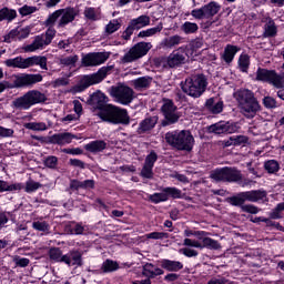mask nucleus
I'll list each match as a JSON object with an SVG mask.
<instances>
[{
	"label": "nucleus",
	"instance_id": "obj_1",
	"mask_svg": "<svg viewBox=\"0 0 284 284\" xmlns=\"http://www.w3.org/2000/svg\"><path fill=\"white\" fill-rule=\"evenodd\" d=\"M88 104L98 110L97 115L105 123L113 125H130L128 110L110 104V98L101 91H97L88 99Z\"/></svg>",
	"mask_w": 284,
	"mask_h": 284
},
{
	"label": "nucleus",
	"instance_id": "obj_2",
	"mask_svg": "<svg viewBox=\"0 0 284 284\" xmlns=\"http://www.w3.org/2000/svg\"><path fill=\"white\" fill-rule=\"evenodd\" d=\"M237 101V108L245 119H254L256 113L261 112V104L250 89H240L234 93Z\"/></svg>",
	"mask_w": 284,
	"mask_h": 284
},
{
	"label": "nucleus",
	"instance_id": "obj_3",
	"mask_svg": "<svg viewBox=\"0 0 284 284\" xmlns=\"http://www.w3.org/2000/svg\"><path fill=\"white\" fill-rule=\"evenodd\" d=\"M207 75L203 73H195L181 82L182 92L192 99H201L207 90Z\"/></svg>",
	"mask_w": 284,
	"mask_h": 284
},
{
	"label": "nucleus",
	"instance_id": "obj_4",
	"mask_svg": "<svg viewBox=\"0 0 284 284\" xmlns=\"http://www.w3.org/2000/svg\"><path fill=\"white\" fill-rule=\"evenodd\" d=\"M165 141L171 148L180 152H192L194 148V135L189 130L168 132Z\"/></svg>",
	"mask_w": 284,
	"mask_h": 284
},
{
	"label": "nucleus",
	"instance_id": "obj_5",
	"mask_svg": "<svg viewBox=\"0 0 284 284\" xmlns=\"http://www.w3.org/2000/svg\"><path fill=\"white\" fill-rule=\"evenodd\" d=\"M4 65H7V68H18L20 70L32 68V65H39L41 70H48V58L41 55L29 58L17 57L13 59H7L4 61Z\"/></svg>",
	"mask_w": 284,
	"mask_h": 284
},
{
	"label": "nucleus",
	"instance_id": "obj_6",
	"mask_svg": "<svg viewBox=\"0 0 284 284\" xmlns=\"http://www.w3.org/2000/svg\"><path fill=\"white\" fill-rule=\"evenodd\" d=\"M113 65L102 67L98 72L82 75L78 84L73 87V92H84L88 88L101 83L108 77V72H112Z\"/></svg>",
	"mask_w": 284,
	"mask_h": 284
},
{
	"label": "nucleus",
	"instance_id": "obj_7",
	"mask_svg": "<svg viewBox=\"0 0 284 284\" xmlns=\"http://www.w3.org/2000/svg\"><path fill=\"white\" fill-rule=\"evenodd\" d=\"M267 196V192L261 190L240 192L236 195L226 199V202L233 207H240L243 210L245 206V201L250 203H257V201H263Z\"/></svg>",
	"mask_w": 284,
	"mask_h": 284
},
{
	"label": "nucleus",
	"instance_id": "obj_8",
	"mask_svg": "<svg viewBox=\"0 0 284 284\" xmlns=\"http://www.w3.org/2000/svg\"><path fill=\"white\" fill-rule=\"evenodd\" d=\"M45 101H48L45 93H41L39 90H31L13 100L12 105L16 110H30L31 105L45 103Z\"/></svg>",
	"mask_w": 284,
	"mask_h": 284
},
{
	"label": "nucleus",
	"instance_id": "obj_9",
	"mask_svg": "<svg viewBox=\"0 0 284 284\" xmlns=\"http://www.w3.org/2000/svg\"><path fill=\"white\" fill-rule=\"evenodd\" d=\"M211 179H213V181H216V183L221 181L224 183H236L243 179V175L241 174V171L234 168L225 166L212 171Z\"/></svg>",
	"mask_w": 284,
	"mask_h": 284
},
{
	"label": "nucleus",
	"instance_id": "obj_10",
	"mask_svg": "<svg viewBox=\"0 0 284 284\" xmlns=\"http://www.w3.org/2000/svg\"><path fill=\"white\" fill-rule=\"evenodd\" d=\"M179 108L174 105V101L170 99L163 100V105L161 108V112L164 116L162 121L163 128H168V125H174V123H179V119H181V113H179Z\"/></svg>",
	"mask_w": 284,
	"mask_h": 284
},
{
	"label": "nucleus",
	"instance_id": "obj_11",
	"mask_svg": "<svg viewBox=\"0 0 284 284\" xmlns=\"http://www.w3.org/2000/svg\"><path fill=\"white\" fill-rule=\"evenodd\" d=\"M152 50V43L150 42H138L133 45L129 52L122 57V63H134V61H139V59H143L148 52Z\"/></svg>",
	"mask_w": 284,
	"mask_h": 284
},
{
	"label": "nucleus",
	"instance_id": "obj_12",
	"mask_svg": "<svg viewBox=\"0 0 284 284\" xmlns=\"http://www.w3.org/2000/svg\"><path fill=\"white\" fill-rule=\"evenodd\" d=\"M110 94L121 105H130L134 101V90L125 84L111 87Z\"/></svg>",
	"mask_w": 284,
	"mask_h": 284
},
{
	"label": "nucleus",
	"instance_id": "obj_13",
	"mask_svg": "<svg viewBox=\"0 0 284 284\" xmlns=\"http://www.w3.org/2000/svg\"><path fill=\"white\" fill-rule=\"evenodd\" d=\"M256 81H263V83H270L273 88H283V82L281 81V74L275 70H267L258 68L256 71Z\"/></svg>",
	"mask_w": 284,
	"mask_h": 284
},
{
	"label": "nucleus",
	"instance_id": "obj_14",
	"mask_svg": "<svg viewBox=\"0 0 284 284\" xmlns=\"http://www.w3.org/2000/svg\"><path fill=\"white\" fill-rule=\"evenodd\" d=\"M54 37H57V30H54V28H49L44 34L37 36L34 41L26 47V51L34 52V50H40L43 45H50Z\"/></svg>",
	"mask_w": 284,
	"mask_h": 284
},
{
	"label": "nucleus",
	"instance_id": "obj_15",
	"mask_svg": "<svg viewBox=\"0 0 284 284\" xmlns=\"http://www.w3.org/2000/svg\"><path fill=\"white\" fill-rule=\"evenodd\" d=\"M221 10V6L216 2H210L206 6H203L200 9H193L191 11V16L193 19H197L201 21L202 19H210L214 17L215 14H219V11Z\"/></svg>",
	"mask_w": 284,
	"mask_h": 284
},
{
	"label": "nucleus",
	"instance_id": "obj_16",
	"mask_svg": "<svg viewBox=\"0 0 284 284\" xmlns=\"http://www.w3.org/2000/svg\"><path fill=\"white\" fill-rule=\"evenodd\" d=\"M108 59H110V53L106 52L88 53L83 57L82 63L85 68H92L105 63Z\"/></svg>",
	"mask_w": 284,
	"mask_h": 284
},
{
	"label": "nucleus",
	"instance_id": "obj_17",
	"mask_svg": "<svg viewBox=\"0 0 284 284\" xmlns=\"http://www.w3.org/2000/svg\"><path fill=\"white\" fill-rule=\"evenodd\" d=\"M239 126L230 122H219L209 126V132L212 134H234Z\"/></svg>",
	"mask_w": 284,
	"mask_h": 284
},
{
	"label": "nucleus",
	"instance_id": "obj_18",
	"mask_svg": "<svg viewBox=\"0 0 284 284\" xmlns=\"http://www.w3.org/2000/svg\"><path fill=\"white\" fill-rule=\"evenodd\" d=\"M187 53L183 48L174 50L166 59L169 68H181L185 63Z\"/></svg>",
	"mask_w": 284,
	"mask_h": 284
},
{
	"label": "nucleus",
	"instance_id": "obj_19",
	"mask_svg": "<svg viewBox=\"0 0 284 284\" xmlns=\"http://www.w3.org/2000/svg\"><path fill=\"white\" fill-rule=\"evenodd\" d=\"M64 265L68 267H83V253L79 250H71L64 254Z\"/></svg>",
	"mask_w": 284,
	"mask_h": 284
},
{
	"label": "nucleus",
	"instance_id": "obj_20",
	"mask_svg": "<svg viewBox=\"0 0 284 284\" xmlns=\"http://www.w3.org/2000/svg\"><path fill=\"white\" fill-rule=\"evenodd\" d=\"M61 13V18L58 22V28H65V26H68V23H72V21H74V19H77V17L79 16V10L69 7L65 9H60Z\"/></svg>",
	"mask_w": 284,
	"mask_h": 284
},
{
	"label": "nucleus",
	"instance_id": "obj_21",
	"mask_svg": "<svg viewBox=\"0 0 284 284\" xmlns=\"http://www.w3.org/2000/svg\"><path fill=\"white\" fill-rule=\"evenodd\" d=\"M43 75L41 74H24L20 75L16 80L17 88H24V85H34V83H41Z\"/></svg>",
	"mask_w": 284,
	"mask_h": 284
},
{
	"label": "nucleus",
	"instance_id": "obj_22",
	"mask_svg": "<svg viewBox=\"0 0 284 284\" xmlns=\"http://www.w3.org/2000/svg\"><path fill=\"white\" fill-rule=\"evenodd\" d=\"M156 123H159V116H148L142 120L138 128V134H148V132H152L154 128H156Z\"/></svg>",
	"mask_w": 284,
	"mask_h": 284
},
{
	"label": "nucleus",
	"instance_id": "obj_23",
	"mask_svg": "<svg viewBox=\"0 0 284 284\" xmlns=\"http://www.w3.org/2000/svg\"><path fill=\"white\" fill-rule=\"evenodd\" d=\"M72 139H77L72 133H55L50 138V143H53L54 145H68L72 143Z\"/></svg>",
	"mask_w": 284,
	"mask_h": 284
},
{
	"label": "nucleus",
	"instance_id": "obj_24",
	"mask_svg": "<svg viewBox=\"0 0 284 284\" xmlns=\"http://www.w3.org/2000/svg\"><path fill=\"white\" fill-rule=\"evenodd\" d=\"M204 108L211 114H221L223 112V101L219 98H210L205 101Z\"/></svg>",
	"mask_w": 284,
	"mask_h": 284
},
{
	"label": "nucleus",
	"instance_id": "obj_25",
	"mask_svg": "<svg viewBox=\"0 0 284 284\" xmlns=\"http://www.w3.org/2000/svg\"><path fill=\"white\" fill-rule=\"evenodd\" d=\"M28 37H30V27L17 28L9 32V34L4 38V41H7V43H10V40L8 39H18L19 41H21L23 39H28Z\"/></svg>",
	"mask_w": 284,
	"mask_h": 284
},
{
	"label": "nucleus",
	"instance_id": "obj_26",
	"mask_svg": "<svg viewBox=\"0 0 284 284\" xmlns=\"http://www.w3.org/2000/svg\"><path fill=\"white\" fill-rule=\"evenodd\" d=\"M106 148L108 143L103 140H94L84 145V150L91 152V154H99V152H103Z\"/></svg>",
	"mask_w": 284,
	"mask_h": 284
},
{
	"label": "nucleus",
	"instance_id": "obj_27",
	"mask_svg": "<svg viewBox=\"0 0 284 284\" xmlns=\"http://www.w3.org/2000/svg\"><path fill=\"white\" fill-rule=\"evenodd\" d=\"M160 265L162 270H165L166 272H181L183 270V264L179 261H172V260H161Z\"/></svg>",
	"mask_w": 284,
	"mask_h": 284
},
{
	"label": "nucleus",
	"instance_id": "obj_28",
	"mask_svg": "<svg viewBox=\"0 0 284 284\" xmlns=\"http://www.w3.org/2000/svg\"><path fill=\"white\" fill-rule=\"evenodd\" d=\"M278 34V28L276 27V22H274V19L267 18L266 23L264 26V33L263 37L266 39H272Z\"/></svg>",
	"mask_w": 284,
	"mask_h": 284
},
{
	"label": "nucleus",
	"instance_id": "obj_29",
	"mask_svg": "<svg viewBox=\"0 0 284 284\" xmlns=\"http://www.w3.org/2000/svg\"><path fill=\"white\" fill-rule=\"evenodd\" d=\"M23 190L22 183L10 184L7 181L0 180V194L3 192H19Z\"/></svg>",
	"mask_w": 284,
	"mask_h": 284
},
{
	"label": "nucleus",
	"instance_id": "obj_30",
	"mask_svg": "<svg viewBox=\"0 0 284 284\" xmlns=\"http://www.w3.org/2000/svg\"><path fill=\"white\" fill-rule=\"evenodd\" d=\"M239 50H241L239 47L227 44L224 49V54H223V59H224L225 63H232V61H234V57H236V52H239Z\"/></svg>",
	"mask_w": 284,
	"mask_h": 284
},
{
	"label": "nucleus",
	"instance_id": "obj_31",
	"mask_svg": "<svg viewBox=\"0 0 284 284\" xmlns=\"http://www.w3.org/2000/svg\"><path fill=\"white\" fill-rule=\"evenodd\" d=\"M131 27L135 30H141V28H145L150 26V17L149 16H140L129 22Z\"/></svg>",
	"mask_w": 284,
	"mask_h": 284
},
{
	"label": "nucleus",
	"instance_id": "obj_32",
	"mask_svg": "<svg viewBox=\"0 0 284 284\" xmlns=\"http://www.w3.org/2000/svg\"><path fill=\"white\" fill-rule=\"evenodd\" d=\"M135 90H145L152 84V78L141 77L132 81Z\"/></svg>",
	"mask_w": 284,
	"mask_h": 284
},
{
	"label": "nucleus",
	"instance_id": "obj_33",
	"mask_svg": "<svg viewBox=\"0 0 284 284\" xmlns=\"http://www.w3.org/2000/svg\"><path fill=\"white\" fill-rule=\"evenodd\" d=\"M49 258L54 263H64L65 255H63V251L59 247H51L49 250Z\"/></svg>",
	"mask_w": 284,
	"mask_h": 284
},
{
	"label": "nucleus",
	"instance_id": "obj_34",
	"mask_svg": "<svg viewBox=\"0 0 284 284\" xmlns=\"http://www.w3.org/2000/svg\"><path fill=\"white\" fill-rule=\"evenodd\" d=\"M162 192H164L166 196V201H170V199H183V192L176 187H172V186L163 187Z\"/></svg>",
	"mask_w": 284,
	"mask_h": 284
},
{
	"label": "nucleus",
	"instance_id": "obj_35",
	"mask_svg": "<svg viewBox=\"0 0 284 284\" xmlns=\"http://www.w3.org/2000/svg\"><path fill=\"white\" fill-rule=\"evenodd\" d=\"M17 19V10L4 7L0 10V21H14Z\"/></svg>",
	"mask_w": 284,
	"mask_h": 284
},
{
	"label": "nucleus",
	"instance_id": "obj_36",
	"mask_svg": "<svg viewBox=\"0 0 284 284\" xmlns=\"http://www.w3.org/2000/svg\"><path fill=\"white\" fill-rule=\"evenodd\" d=\"M201 240L202 250H204V247L206 250H221V244L219 243V241L213 240L212 237H202Z\"/></svg>",
	"mask_w": 284,
	"mask_h": 284
},
{
	"label": "nucleus",
	"instance_id": "obj_37",
	"mask_svg": "<svg viewBox=\"0 0 284 284\" xmlns=\"http://www.w3.org/2000/svg\"><path fill=\"white\" fill-rule=\"evenodd\" d=\"M181 30L184 34H196L199 32V24L186 21L181 26Z\"/></svg>",
	"mask_w": 284,
	"mask_h": 284
},
{
	"label": "nucleus",
	"instance_id": "obj_38",
	"mask_svg": "<svg viewBox=\"0 0 284 284\" xmlns=\"http://www.w3.org/2000/svg\"><path fill=\"white\" fill-rule=\"evenodd\" d=\"M84 17L89 21H99V19H101V14L99 13V11L92 7H87L84 9Z\"/></svg>",
	"mask_w": 284,
	"mask_h": 284
},
{
	"label": "nucleus",
	"instance_id": "obj_39",
	"mask_svg": "<svg viewBox=\"0 0 284 284\" xmlns=\"http://www.w3.org/2000/svg\"><path fill=\"white\" fill-rule=\"evenodd\" d=\"M101 270L104 274L116 272V270H119V264L112 260H106L103 262Z\"/></svg>",
	"mask_w": 284,
	"mask_h": 284
},
{
	"label": "nucleus",
	"instance_id": "obj_40",
	"mask_svg": "<svg viewBox=\"0 0 284 284\" xmlns=\"http://www.w3.org/2000/svg\"><path fill=\"white\" fill-rule=\"evenodd\" d=\"M237 63L241 72H247L250 70V57L247 53H242Z\"/></svg>",
	"mask_w": 284,
	"mask_h": 284
},
{
	"label": "nucleus",
	"instance_id": "obj_41",
	"mask_svg": "<svg viewBox=\"0 0 284 284\" xmlns=\"http://www.w3.org/2000/svg\"><path fill=\"white\" fill-rule=\"evenodd\" d=\"M62 11L55 10L53 13L49 14L48 19L44 21V26L47 28H54V23H57V21H59L60 17H61Z\"/></svg>",
	"mask_w": 284,
	"mask_h": 284
},
{
	"label": "nucleus",
	"instance_id": "obj_42",
	"mask_svg": "<svg viewBox=\"0 0 284 284\" xmlns=\"http://www.w3.org/2000/svg\"><path fill=\"white\" fill-rule=\"evenodd\" d=\"M161 30H163V23L160 22L155 28L140 31L138 37H140V38L154 37V34L161 32Z\"/></svg>",
	"mask_w": 284,
	"mask_h": 284
},
{
	"label": "nucleus",
	"instance_id": "obj_43",
	"mask_svg": "<svg viewBox=\"0 0 284 284\" xmlns=\"http://www.w3.org/2000/svg\"><path fill=\"white\" fill-rule=\"evenodd\" d=\"M24 128H27V130H33L36 132H43L48 130V125L45 124V122H29L24 125Z\"/></svg>",
	"mask_w": 284,
	"mask_h": 284
},
{
	"label": "nucleus",
	"instance_id": "obj_44",
	"mask_svg": "<svg viewBox=\"0 0 284 284\" xmlns=\"http://www.w3.org/2000/svg\"><path fill=\"white\" fill-rule=\"evenodd\" d=\"M264 169L266 170V172H268V174H276V172L281 170V166L278 165L277 161L268 160L265 162Z\"/></svg>",
	"mask_w": 284,
	"mask_h": 284
},
{
	"label": "nucleus",
	"instance_id": "obj_45",
	"mask_svg": "<svg viewBox=\"0 0 284 284\" xmlns=\"http://www.w3.org/2000/svg\"><path fill=\"white\" fill-rule=\"evenodd\" d=\"M33 230H37L38 232H44V234H50V224L45 221H37L32 223Z\"/></svg>",
	"mask_w": 284,
	"mask_h": 284
},
{
	"label": "nucleus",
	"instance_id": "obj_46",
	"mask_svg": "<svg viewBox=\"0 0 284 284\" xmlns=\"http://www.w3.org/2000/svg\"><path fill=\"white\" fill-rule=\"evenodd\" d=\"M183 41V38L181 36H172L164 40L165 48H174L175 45H179Z\"/></svg>",
	"mask_w": 284,
	"mask_h": 284
},
{
	"label": "nucleus",
	"instance_id": "obj_47",
	"mask_svg": "<svg viewBox=\"0 0 284 284\" xmlns=\"http://www.w3.org/2000/svg\"><path fill=\"white\" fill-rule=\"evenodd\" d=\"M149 200L151 201V203H165V201H168V196L165 195V192H161V193H154L152 195L149 196Z\"/></svg>",
	"mask_w": 284,
	"mask_h": 284
},
{
	"label": "nucleus",
	"instance_id": "obj_48",
	"mask_svg": "<svg viewBox=\"0 0 284 284\" xmlns=\"http://www.w3.org/2000/svg\"><path fill=\"white\" fill-rule=\"evenodd\" d=\"M39 187H42V184L39 182H34V180H29L26 183L24 192L31 194V192H37Z\"/></svg>",
	"mask_w": 284,
	"mask_h": 284
},
{
	"label": "nucleus",
	"instance_id": "obj_49",
	"mask_svg": "<svg viewBox=\"0 0 284 284\" xmlns=\"http://www.w3.org/2000/svg\"><path fill=\"white\" fill-rule=\"evenodd\" d=\"M120 28H121V23L119 22V20H113L106 24L105 32L108 34H114V32H116V30H119Z\"/></svg>",
	"mask_w": 284,
	"mask_h": 284
},
{
	"label": "nucleus",
	"instance_id": "obj_50",
	"mask_svg": "<svg viewBox=\"0 0 284 284\" xmlns=\"http://www.w3.org/2000/svg\"><path fill=\"white\" fill-rule=\"evenodd\" d=\"M44 165H45V168H49L50 170H54V168H57V165H59V158L54 156V155H49L44 160Z\"/></svg>",
	"mask_w": 284,
	"mask_h": 284
},
{
	"label": "nucleus",
	"instance_id": "obj_51",
	"mask_svg": "<svg viewBox=\"0 0 284 284\" xmlns=\"http://www.w3.org/2000/svg\"><path fill=\"white\" fill-rule=\"evenodd\" d=\"M39 10L37 7H30L28 4H24L22 8L19 9V14L21 17H28L29 14H34Z\"/></svg>",
	"mask_w": 284,
	"mask_h": 284
},
{
	"label": "nucleus",
	"instance_id": "obj_52",
	"mask_svg": "<svg viewBox=\"0 0 284 284\" xmlns=\"http://www.w3.org/2000/svg\"><path fill=\"white\" fill-rule=\"evenodd\" d=\"M154 264L152 263H146L143 265V271L142 274L143 276H145L146 278L151 280L152 275H154Z\"/></svg>",
	"mask_w": 284,
	"mask_h": 284
},
{
	"label": "nucleus",
	"instance_id": "obj_53",
	"mask_svg": "<svg viewBox=\"0 0 284 284\" xmlns=\"http://www.w3.org/2000/svg\"><path fill=\"white\" fill-rule=\"evenodd\" d=\"M158 159H159V155H156V152L152 151V152L145 158L144 165L154 169V164L156 163Z\"/></svg>",
	"mask_w": 284,
	"mask_h": 284
},
{
	"label": "nucleus",
	"instance_id": "obj_54",
	"mask_svg": "<svg viewBox=\"0 0 284 284\" xmlns=\"http://www.w3.org/2000/svg\"><path fill=\"white\" fill-rule=\"evenodd\" d=\"M13 263L17 265V267H28V265H30V258L16 255Z\"/></svg>",
	"mask_w": 284,
	"mask_h": 284
},
{
	"label": "nucleus",
	"instance_id": "obj_55",
	"mask_svg": "<svg viewBox=\"0 0 284 284\" xmlns=\"http://www.w3.org/2000/svg\"><path fill=\"white\" fill-rule=\"evenodd\" d=\"M152 170V166H148L144 164L141 170L140 176H142V179H154V172Z\"/></svg>",
	"mask_w": 284,
	"mask_h": 284
},
{
	"label": "nucleus",
	"instance_id": "obj_56",
	"mask_svg": "<svg viewBox=\"0 0 284 284\" xmlns=\"http://www.w3.org/2000/svg\"><path fill=\"white\" fill-rule=\"evenodd\" d=\"M180 254H183L187 258H194L199 256V251L190 247L180 248Z\"/></svg>",
	"mask_w": 284,
	"mask_h": 284
},
{
	"label": "nucleus",
	"instance_id": "obj_57",
	"mask_svg": "<svg viewBox=\"0 0 284 284\" xmlns=\"http://www.w3.org/2000/svg\"><path fill=\"white\" fill-rule=\"evenodd\" d=\"M77 61H79V55H70V57L60 59L61 65H74Z\"/></svg>",
	"mask_w": 284,
	"mask_h": 284
},
{
	"label": "nucleus",
	"instance_id": "obj_58",
	"mask_svg": "<svg viewBox=\"0 0 284 284\" xmlns=\"http://www.w3.org/2000/svg\"><path fill=\"white\" fill-rule=\"evenodd\" d=\"M242 212H246V214H258L261 209L253 204H244V206H242Z\"/></svg>",
	"mask_w": 284,
	"mask_h": 284
},
{
	"label": "nucleus",
	"instance_id": "obj_59",
	"mask_svg": "<svg viewBox=\"0 0 284 284\" xmlns=\"http://www.w3.org/2000/svg\"><path fill=\"white\" fill-rule=\"evenodd\" d=\"M183 245L185 247H196L197 250H203V246H201V242L192 239H184Z\"/></svg>",
	"mask_w": 284,
	"mask_h": 284
},
{
	"label": "nucleus",
	"instance_id": "obj_60",
	"mask_svg": "<svg viewBox=\"0 0 284 284\" xmlns=\"http://www.w3.org/2000/svg\"><path fill=\"white\" fill-rule=\"evenodd\" d=\"M169 234L164 232H152L146 234V239H153L154 241L163 240V239H169Z\"/></svg>",
	"mask_w": 284,
	"mask_h": 284
},
{
	"label": "nucleus",
	"instance_id": "obj_61",
	"mask_svg": "<svg viewBox=\"0 0 284 284\" xmlns=\"http://www.w3.org/2000/svg\"><path fill=\"white\" fill-rule=\"evenodd\" d=\"M264 108H267L268 110H273L274 108H277L276 105V99L272 97H265L263 99Z\"/></svg>",
	"mask_w": 284,
	"mask_h": 284
},
{
	"label": "nucleus",
	"instance_id": "obj_62",
	"mask_svg": "<svg viewBox=\"0 0 284 284\" xmlns=\"http://www.w3.org/2000/svg\"><path fill=\"white\" fill-rule=\"evenodd\" d=\"M207 233L205 231H192V230H185L184 236H196L197 239H202V236H205Z\"/></svg>",
	"mask_w": 284,
	"mask_h": 284
},
{
	"label": "nucleus",
	"instance_id": "obj_63",
	"mask_svg": "<svg viewBox=\"0 0 284 284\" xmlns=\"http://www.w3.org/2000/svg\"><path fill=\"white\" fill-rule=\"evenodd\" d=\"M283 212V209H281V203L276 205V207L270 213V219L276 220V219H283L281 213Z\"/></svg>",
	"mask_w": 284,
	"mask_h": 284
},
{
	"label": "nucleus",
	"instance_id": "obj_64",
	"mask_svg": "<svg viewBox=\"0 0 284 284\" xmlns=\"http://www.w3.org/2000/svg\"><path fill=\"white\" fill-rule=\"evenodd\" d=\"M233 138V145H243V143H247V136L245 135H237Z\"/></svg>",
	"mask_w": 284,
	"mask_h": 284
}]
</instances>
